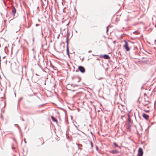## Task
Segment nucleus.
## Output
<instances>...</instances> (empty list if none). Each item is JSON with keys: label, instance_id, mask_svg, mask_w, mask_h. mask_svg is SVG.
Returning <instances> with one entry per match:
<instances>
[{"label": "nucleus", "instance_id": "f8f14e48", "mask_svg": "<svg viewBox=\"0 0 156 156\" xmlns=\"http://www.w3.org/2000/svg\"><path fill=\"white\" fill-rule=\"evenodd\" d=\"M90 144H91V147H93L92 143L91 142H90Z\"/></svg>", "mask_w": 156, "mask_h": 156}, {"label": "nucleus", "instance_id": "423d86ee", "mask_svg": "<svg viewBox=\"0 0 156 156\" xmlns=\"http://www.w3.org/2000/svg\"><path fill=\"white\" fill-rule=\"evenodd\" d=\"M16 9L14 7V6H13V8H12V13L14 16H15V14L16 12Z\"/></svg>", "mask_w": 156, "mask_h": 156}, {"label": "nucleus", "instance_id": "f257e3e1", "mask_svg": "<svg viewBox=\"0 0 156 156\" xmlns=\"http://www.w3.org/2000/svg\"><path fill=\"white\" fill-rule=\"evenodd\" d=\"M124 42H125V44L123 45V47L126 48L127 51H128L130 50V48L129 47L128 43L125 40L124 41Z\"/></svg>", "mask_w": 156, "mask_h": 156}, {"label": "nucleus", "instance_id": "6e6552de", "mask_svg": "<svg viewBox=\"0 0 156 156\" xmlns=\"http://www.w3.org/2000/svg\"><path fill=\"white\" fill-rule=\"evenodd\" d=\"M110 152L112 154H115L119 153V152L116 150H114L111 151Z\"/></svg>", "mask_w": 156, "mask_h": 156}, {"label": "nucleus", "instance_id": "39448f33", "mask_svg": "<svg viewBox=\"0 0 156 156\" xmlns=\"http://www.w3.org/2000/svg\"><path fill=\"white\" fill-rule=\"evenodd\" d=\"M142 116L143 117L146 119L148 120L149 118V116L145 114H143Z\"/></svg>", "mask_w": 156, "mask_h": 156}, {"label": "nucleus", "instance_id": "0eeeda50", "mask_svg": "<svg viewBox=\"0 0 156 156\" xmlns=\"http://www.w3.org/2000/svg\"><path fill=\"white\" fill-rule=\"evenodd\" d=\"M103 57L104 58L106 59H109L110 58L109 56L107 55H105L103 56Z\"/></svg>", "mask_w": 156, "mask_h": 156}, {"label": "nucleus", "instance_id": "ddd939ff", "mask_svg": "<svg viewBox=\"0 0 156 156\" xmlns=\"http://www.w3.org/2000/svg\"><path fill=\"white\" fill-rule=\"evenodd\" d=\"M39 24H36V26H39Z\"/></svg>", "mask_w": 156, "mask_h": 156}, {"label": "nucleus", "instance_id": "4468645a", "mask_svg": "<svg viewBox=\"0 0 156 156\" xmlns=\"http://www.w3.org/2000/svg\"><path fill=\"white\" fill-rule=\"evenodd\" d=\"M155 44H156V40L155 41Z\"/></svg>", "mask_w": 156, "mask_h": 156}, {"label": "nucleus", "instance_id": "20e7f679", "mask_svg": "<svg viewBox=\"0 0 156 156\" xmlns=\"http://www.w3.org/2000/svg\"><path fill=\"white\" fill-rule=\"evenodd\" d=\"M78 69L82 73H84L85 72V69L82 66H79L78 67Z\"/></svg>", "mask_w": 156, "mask_h": 156}, {"label": "nucleus", "instance_id": "9d476101", "mask_svg": "<svg viewBox=\"0 0 156 156\" xmlns=\"http://www.w3.org/2000/svg\"><path fill=\"white\" fill-rule=\"evenodd\" d=\"M114 145L116 147H118L119 148H120V147L119 146L118 144L115 142L113 143Z\"/></svg>", "mask_w": 156, "mask_h": 156}, {"label": "nucleus", "instance_id": "dca6fc26", "mask_svg": "<svg viewBox=\"0 0 156 156\" xmlns=\"http://www.w3.org/2000/svg\"><path fill=\"white\" fill-rule=\"evenodd\" d=\"M77 148H78V149H79V147H77Z\"/></svg>", "mask_w": 156, "mask_h": 156}, {"label": "nucleus", "instance_id": "f03ea898", "mask_svg": "<svg viewBox=\"0 0 156 156\" xmlns=\"http://www.w3.org/2000/svg\"><path fill=\"white\" fill-rule=\"evenodd\" d=\"M143 154V151L142 148L141 147L139 148L138 151V156H142Z\"/></svg>", "mask_w": 156, "mask_h": 156}, {"label": "nucleus", "instance_id": "1a4fd4ad", "mask_svg": "<svg viewBox=\"0 0 156 156\" xmlns=\"http://www.w3.org/2000/svg\"><path fill=\"white\" fill-rule=\"evenodd\" d=\"M51 118L53 121L56 122H57V120L53 116H51Z\"/></svg>", "mask_w": 156, "mask_h": 156}, {"label": "nucleus", "instance_id": "2eb2a0df", "mask_svg": "<svg viewBox=\"0 0 156 156\" xmlns=\"http://www.w3.org/2000/svg\"><path fill=\"white\" fill-rule=\"evenodd\" d=\"M44 142H43V143L42 144H44Z\"/></svg>", "mask_w": 156, "mask_h": 156}, {"label": "nucleus", "instance_id": "7ed1b4c3", "mask_svg": "<svg viewBox=\"0 0 156 156\" xmlns=\"http://www.w3.org/2000/svg\"><path fill=\"white\" fill-rule=\"evenodd\" d=\"M81 80V78L79 77H76L74 79V82L75 83L80 82Z\"/></svg>", "mask_w": 156, "mask_h": 156}, {"label": "nucleus", "instance_id": "9b49d317", "mask_svg": "<svg viewBox=\"0 0 156 156\" xmlns=\"http://www.w3.org/2000/svg\"><path fill=\"white\" fill-rule=\"evenodd\" d=\"M144 111L146 112H149L148 110H144Z\"/></svg>", "mask_w": 156, "mask_h": 156}]
</instances>
